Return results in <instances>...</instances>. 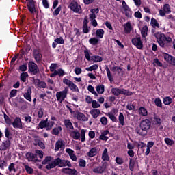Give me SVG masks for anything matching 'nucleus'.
Segmentation results:
<instances>
[{
    "label": "nucleus",
    "instance_id": "nucleus-1",
    "mask_svg": "<svg viewBox=\"0 0 175 175\" xmlns=\"http://www.w3.org/2000/svg\"><path fill=\"white\" fill-rule=\"evenodd\" d=\"M56 166H58V167H65L66 166H68V167H72V163H70L69 160H62L61 158L57 157L51 163L47 164L45 168L47 169V170H50L51 169H54Z\"/></svg>",
    "mask_w": 175,
    "mask_h": 175
},
{
    "label": "nucleus",
    "instance_id": "nucleus-2",
    "mask_svg": "<svg viewBox=\"0 0 175 175\" xmlns=\"http://www.w3.org/2000/svg\"><path fill=\"white\" fill-rule=\"evenodd\" d=\"M154 36L161 47H165V42H167V43H170V42H172V38L166 37L163 33L157 32Z\"/></svg>",
    "mask_w": 175,
    "mask_h": 175
},
{
    "label": "nucleus",
    "instance_id": "nucleus-3",
    "mask_svg": "<svg viewBox=\"0 0 175 175\" xmlns=\"http://www.w3.org/2000/svg\"><path fill=\"white\" fill-rule=\"evenodd\" d=\"M83 53L87 61H93V62H102L103 61V58L99 55L91 56L92 53L90 50L85 49Z\"/></svg>",
    "mask_w": 175,
    "mask_h": 175
},
{
    "label": "nucleus",
    "instance_id": "nucleus-4",
    "mask_svg": "<svg viewBox=\"0 0 175 175\" xmlns=\"http://www.w3.org/2000/svg\"><path fill=\"white\" fill-rule=\"evenodd\" d=\"M111 92L115 96H120V95H125L126 96H131L133 95L132 92L126 90L125 89H119L117 88H112Z\"/></svg>",
    "mask_w": 175,
    "mask_h": 175
},
{
    "label": "nucleus",
    "instance_id": "nucleus-5",
    "mask_svg": "<svg viewBox=\"0 0 175 175\" xmlns=\"http://www.w3.org/2000/svg\"><path fill=\"white\" fill-rule=\"evenodd\" d=\"M28 68L29 72H30L31 75H38V73L40 72V70H39V67H38V64H36V63H35L34 62L30 61L28 63Z\"/></svg>",
    "mask_w": 175,
    "mask_h": 175
},
{
    "label": "nucleus",
    "instance_id": "nucleus-6",
    "mask_svg": "<svg viewBox=\"0 0 175 175\" xmlns=\"http://www.w3.org/2000/svg\"><path fill=\"white\" fill-rule=\"evenodd\" d=\"M63 83L64 84H66V85H68L72 92H79V88H77V85L72 82V81L66 78H64Z\"/></svg>",
    "mask_w": 175,
    "mask_h": 175
},
{
    "label": "nucleus",
    "instance_id": "nucleus-7",
    "mask_svg": "<svg viewBox=\"0 0 175 175\" xmlns=\"http://www.w3.org/2000/svg\"><path fill=\"white\" fill-rule=\"evenodd\" d=\"M68 95V90L64 89L63 91L57 92L56 93V98L58 102L62 103L64 100L66 98Z\"/></svg>",
    "mask_w": 175,
    "mask_h": 175
},
{
    "label": "nucleus",
    "instance_id": "nucleus-8",
    "mask_svg": "<svg viewBox=\"0 0 175 175\" xmlns=\"http://www.w3.org/2000/svg\"><path fill=\"white\" fill-rule=\"evenodd\" d=\"M69 8L75 13H81V5H79L76 1H72L70 3Z\"/></svg>",
    "mask_w": 175,
    "mask_h": 175
},
{
    "label": "nucleus",
    "instance_id": "nucleus-9",
    "mask_svg": "<svg viewBox=\"0 0 175 175\" xmlns=\"http://www.w3.org/2000/svg\"><path fill=\"white\" fill-rule=\"evenodd\" d=\"M74 117L75 118H77L78 121H83V122L88 121V118H87L84 113L79 111V110L75 111Z\"/></svg>",
    "mask_w": 175,
    "mask_h": 175
},
{
    "label": "nucleus",
    "instance_id": "nucleus-10",
    "mask_svg": "<svg viewBox=\"0 0 175 175\" xmlns=\"http://www.w3.org/2000/svg\"><path fill=\"white\" fill-rule=\"evenodd\" d=\"M131 42L133 46H135L138 50H142V49H143V42H142V38L140 37L133 38Z\"/></svg>",
    "mask_w": 175,
    "mask_h": 175
},
{
    "label": "nucleus",
    "instance_id": "nucleus-11",
    "mask_svg": "<svg viewBox=\"0 0 175 175\" xmlns=\"http://www.w3.org/2000/svg\"><path fill=\"white\" fill-rule=\"evenodd\" d=\"M139 126L148 132V129L151 128V121L148 119L142 120Z\"/></svg>",
    "mask_w": 175,
    "mask_h": 175
},
{
    "label": "nucleus",
    "instance_id": "nucleus-12",
    "mask_svg": "<svg viewBox=\"0 0 175 175\" xmlns=\"http://www.w3.org/2000/svg\"><path fill=\"white\" fill-rule=\"evenodd\" d=\"M27 1L28 2L27 3V6L29 12H30L31 14H33V13H36V8H35V1L34 0H27Z\"/></svg>",
    "mask_w": 175,
    "mask_h": 175
},
{
    "label": "nucleus",
    "instance_id": "nucleus-13",
    "mask_svg": "<svg viewBox=\"0 0 175 175\" xmlns=\"http://www.w3.org/2000/svg\"><path fill=\"white\" fill-rule=\"evenodd\" d=\"M25 157L29 162H38V155L35 153L27 152Z\"/></svg>",
    "mask_w": 175,
    "mask_h": 175
},
{
    "label": "nucleus",
    "instance_id": "nucleus-14",
    "mask_svg": "<svg viewBox=\"0 0 175 175\" xmlns=\"http://www.w3.org/2000/svg\"><path fill=\"white\" fill-rule=\"evenodd\" d=\"M88 16H85L83 21V33H90V28H88Z\"/></svg>",
    "mask_w": 175,
    "mask_h": 175
},
{
    "label": "nucleus",
    "instance_id": "nucleus-15",
    "mask_svg": "<svg viewBox=\"0 0 175 175\" xmlns=\"http://www.w3.org/2000/svg\"><path fill=\"white\" fill-rule=\"evenodd\" d=\"M62 173H64L65 174H68V175H77L79 174V172L76 169H72L70 167H67V168H63L62 169Z\"/></svg>",
    "mask_w": 175,
    "mask_h": 175
},
{
    "label": "nucleus",
    "instance_id": "nucleus-16",
    "mask_svg": "<svg viewBox=\"0 0 175 175\" xmlns=\"http://www.w3.org/2000/svg\"><path fill=\"white\" fill-rule=\"evenodd\" d=\"M14 128H18L19 129H23V123L21 122V118L16 117L14 122L11 124Z\"/></svg>",
    "mask_w": 175,
    "mask_h": 175
},
{
    "label": "nucleus",
    "instance_id": "nucleus-17",
    "mask_svg": "<svg viewBox=\"0 0 175 175\" xmlns=\"http://www.w3.org/2000/svg\"><path fill=\"white\" fill-rule=\"evenodd\" d=\"M33 55L35 61L36 62H40L42 61V54L40 53V51L38 49H33Z\"/></svg>",
    "mask_w": 175,
    "mask_h": 175
},
{
    "label": "nucleus",
    "instance_id": "nucleus-18",
    "mask_svg": "<svg viewBox=\"0 0 175 175\" xmlns=\"http://www.w3.org/2000/svg\"><path fill=\"white\" fill-rule=\"evenodd\" d=\"M64 43H65V41L62 37L57 38L54 40V42L52 43V47L53 49H56L57 45L64 44Z\"/></svg>",
    "mask_w": 175,
    "mask_h": 175
},
{
    "label": "nucleus",
    "instance_id": "nucleus-19",
    "mask_svg": "<svg viewBox=\"0 0 175 175\" xmlns=\"http://www.w3.org/2000/svg\"><path fill=\"white\" fill-rule=\"evenodd\" d=\"M135 132L136 133H137V135H139V136H146V135H147V133H148L146 130L142 128V126H140L139 127L136 128Z\"/></svg>",
    "mask_w": 175,
    "mask_h": 175
},
{
    "label": "nucleus",
    "instance_id": "nucleus-20",
    "mask_svg": "<svg viewBox=\"0 0 175 175\" xmlns=\"http://www.w3.org/2000/svg\"><path fill=\"white\" fill-rule=\"evenodd\" d=\"M32 94V90L31 88H29L27 90V92L23 94L25 99L28 100L29 102H31L32 98H31V95Z\"/></svg>",
    "mask_w": 175,
    "mask_h": 175
},
{
    "label": "nucleus",
    "instance_id": "nucleus-21",
    "mask_svg": "<svg viewBox=\"0 0 175 175\" xmlns=\"http://www.w3.org/2000/svg\"><path fill=\"white\" fill-rule=\"evenodd\" d=\"M106 170V167L103 166H98L93 169L94 173H97L98 174H102V173H104Z\"/></svg>",
    "mask_w": 175,
    "mask_h": 175
},
{
    "label": "nucleus",
    "instance_id": "nucleus-22",
    "mask_svg": "<svg viewBox=\"0 0 175 175\" xmlns=\"http://www.w3.org/2000/svg\"><path fill=\"white\" fill-rule=\"evenodd\" d=\"M12 143L10 142V139H7L5 142H3V147L0 148L1 151H6L9 147H10V145Z\"/></svg>",
    "mask_w": 175,
    "mask_h": 175
},
{
    "label": "nucleus",
    "instance_id": "nucleus-23",
    "mask_svg": "<svg viewBox=\"0 0 175 175\" xmlns=\"http://www.w3.org/2000/svg\"><path fill=\"white\" fill-rule=\"evenodd\" d=\"M70 135L74 140H80V133L79 131H72Z\"/></svg>",
    "mask_w": 175,
    "mask_h": 175
},
{
    "label": "nucleus",
    "instance_id": "nucleus-24",
    "mask_svg": "<svg viewBox=\"0 0 175 175\" xmlns=\"http://www.w3.org/2000/svg\"><path fill=\"white\" fill-rule=\"evenodd\" d=\"M62 131V127L61 126H58L57 127H55L52 129L51 133L55 136H58L59 133Z\"/></svg>",
    "mask_w": 175,
    "mask_h": 175
},
{
    "label": "nucleus",
    "instance_id": "nucleus-25",
    "mask_svg": "<svg viewBox=\"0 0 175 175\" xmlns=\"http://www.w3.org/2000/svg\"><path fill=\"white\" fill-rule=\"evenodd\" d=\"M64 125L67 129H75V127L73 126V124H72V122H70V120L66 119L64 120Z\"/></svg>",
    "mask_w": 175,
    "mask_h": 175
},
{
    "label": "nucleus",
    "instance_id": "nucleus-26",
    "mask_svg": "<svg viewBox=\"0 0 175 175\" xmlns=\"http://www.w3.org/2000/svg\"><path fill=\"white\" fill-rule=\"evenodd\" d=\"M90 114L93 118H98V117H99V114H100V110L92 109L90 111Z\"/></svg>",
    "mask_w": 175,
    "mask_h": 175
},
{
    "label": "nucleus",
    "instance_id": "nucleus-27",
    "mask_svg": "<svg viewBox=\"0 0 175 175\" xmlns=\"http://www.w3.org/2000/svg\"><path fill=\"white\" fill-rule=\"evenodd\" d=\"M102 159L103 161H110V157H109V154L107 153V148L104 149V151L102 154Z\"/></svg>",
    "mask_w": 175,
    "mask_h": 175
},
{
    "label": "nucleus",
    "instance_id": "nucleus-28",
    "mask_svg": "<svg viewBox=\"0 0 175 175\" xmlns=\"http://www.w3.org/2000/svg\"><path fill=\"white\" fill-rule=\"evenodd\" d=\"M124 27L125 33H131V29H132V25H131V22H127Z\"/></svg>",
    "mask_w": 175,
    "mask_h": 175
},
{
    "label": "nucleus",
    "instance_id": "nucleus-29",
    "mask_svg": "<svg viewBox=\"0 0 175 175\" xmlns=\"http://www.w3.org/2000/svg\"><path fill=\"white\" fill-rule=\"evenodd\" d=\"M153 118H154V125H157V126H161L162 124V120L161 119V118H159V116L156 115L154 116Z\"/></svg>",
    "mask_w": 175,
    "mask_h": 175
},
{
    "label": "nucleus",
    "instance_id": "nucleus-30",
    "mask_svg": "<svg viewBox=\"0 0 175 175\" xmlns=\"http://www.w3.org/2000/svg\"><path fill=\"white\" fill-rule=\"evenodd\" d=\"M163 103L165 105H172V103H173V99H172V97L170 96H166L163 98Z\"/></svg>",
    "mask_w": 175,
    "mask_h": 175
},
{
    "label": "nucleus",
    "instance_id": "nucleus-31",
    "mask_svg": "<svg viewBox=\"0 0 175 175\" xmlns=\"http://www.w3.org/2000/svg\"><path fill=\"white\" fill-rule=\"evenodd\" d=\"M105 70L107 72V76L109 81H113V75H111V72H110V69H109V66H107V65H105Z\"/></svg>",
    "mask_w": 175,
    "mask_h": 175
},
{
    "label": "nucleus",
    "instance_id": "nucleus-32",
    "mask_svg": "<svg viewBox=\"0 0 175 175\" xmlns=\"http://www.w3.org/2000/svg\"><path fill=\"white\" fill-rule=\"evenodd\" d=\"M96 92L98 94H102L105 92V85L100 84L96 86Z\"/></svg>",
    "mask_w": 175,
    "mask_h": 175
},
{
    "label": "nucleus",
    "instance_id": "nucleus-33",
    "mask_svg": "<svg viewBox=\"0 0 175 175\" xmlns=\"http://www.w3.org/2000/svg\"><path fill=\"white\" fill-rule=\"evenodd\" d=\"M103 35H105V30L103 29H98L96 31V36L97 38H100V39H102L103 38Z\"/></svg>",
    "mask_w": 175,
    "mask_h": 175
},
{
    "label": "nucleus",
    "instance_id": "nucleus-34",
    "mask_svg": "<svg viewBox=\"0 0 175 175\" xmlns=\"http://www.w3.org/2000/svg\"><path fill=\"white\" fill-rule=\"evenodd\" d=\"M97 151L98 150H96V148H92L88 153V155L90 157V158H92L96 155Z\"/></svg>",
    "mask_w": 175,
    "mask_h": 175
},
{
    "label": "nucleus",
    "instance_id": "nucleus-35",
    "mask_svg": "<svg viewBox=\"0 0 175 175\" xmlns=\"http://www.w3.org/2000/svg\"><path fill=\"white\" fill-rule=\"evenodd\" d=\"M150 25L153 27V28H159V23H158V21H157V19L152 18L151 21H150Z\"/></svg>",
    "mask_w": 175,
    "mask_h": 175
},
{
    "label": "nucleus",
    "instance_id": "nucleus-36",
    "mask_svg": "<svg viewBox=\"0 0 175 175\" xmlns=\"http://www.w3.org/2000/svg\"><path fill=\"white\" fill-rule=\"evenodd\" d=\"M62 146H64V142L61 141V140H58L56 143H55V150L56 151H59V148H62Z\"/></svg>",
    "mask_w": 175,
    "mask_h": 175
},
{
    "label": "nucleus",
    "instance_id": "nucleus-37",
    "mask_svg": "<svg viewBox=\"0 0 175 175\" xmlns=\"http://www.w3.org/2000/svg\"><path fill=\"white\" fill-rule=\"evenodd\" d=\"M139 113L141 116H143L144 117H146V116H148V112L147 111V109H146V108H144V107H141L139 109Z\"/></svg>",
    "mask_w": 175,
    "mask_h": 175
},
{
    "label": "nucleus",
    "instance_id": "nucleus-38",
    "mask_svg": "<svg viewBox=\"0 0 175 175\" xmlns=\"http://www.w3.org/2000/svg\"><path fill=\"white\" fill-rule=\"evenodd\" d=\"M118 120H119V122L120 124V125H122V126H124L125 125L124 121H125V118L124 117V113H120L119 116H118Z\"/></svg>",
    "mask_w": 175,
    "mask_h": 175
},
{
    "label": "nucleus",
    "instance_id": "nucleus-39",
    "mask_svg": "<svg viewBox=\"0 0 175 175\" xmlns=\"http://www.w3.org/2000/svg\"><path fill=\"white\" fill-rule=\"evenodd\" d=\"M97 69H99V66H98V64H94L90 67L86 68L85 70L88 72H92V70H97Z\"/></svg>",
    "mask_w": 175,
    "mask_h": 175
},
{
    "label": "nucleus",
    "instance_id": "nucleus-40",
    "mask_svg": "<svg viewBox=\"0 0 175 175\" xmlns=\"http://www.w3.org/2000/svg\"><path fill=\"white\" fill-rule=\"evenodd\" d=\"M89 43L92 44V46H96L99 43V40L96 38H92L89 40Z\"/></svg>",
    "mask_w": 175,
    "mask_h": 175
},
{
    "label": "nucleus",
    "instance_id": "nucleus-41",
    "mask_svg": "<svg viewBox=\"0 0 175 175\" xmlns=\"http://www.w3.org/2000/svg\"><path fill=\"white\" fill-rule=\"evenodd\" d=\"M47 124L45 123L43 120H41L38 125L36 126V129H43L44 128L46 129Z\"/></svg>",
    "mask_w": 175,
    "mask_h": 175
},
{
    "label": "nucleus",
    "instance_id": "nucleus-42",
    "mask_svg": "<svg viewBox=\"0 0 175 175\" xmlns=\"http://www.w3.org/2000/svg\"><path fill=\"white\" fill-rule=\"evenodd\" d=\"M107 116L109 117V118H110L111 120H112L113 122H117V117H116L113 113L108 112Z\"/></svg>",
    "mask_w": 175,
    "mask_h": 175
},
{
    "label": "nucleus",
    "instance_id": "nucleus-43",
    "mask_svg": "<svg viewBox=\"0 0 175 175\" xmlns=\"http://www.w3.org/2000/svg\"><path fill=\"white\" fill-rule=\"evenodd\" d=\"M16 164L14 163H11L8 166V170L9 172H14V173H16L17 172V170H16Z\"/></svg>",
    "mask_w": 175,
    "mask_h": 175
},
{
    "label": "nucleus",
    "instance_id": "nucleus-44",
    "mask_svg": "<svg viewBox=\"0 0 175 175\" xmlns=\"http://www.w3.org/2000/svg\"><path fill=\"white\" fill-rule=\"evenodd\" d=\"M148 31V27L147 26H145L142 28V30L141 31V34L142 38H146L147 36Z\"/></svg>",
    "mask_w": 175,
    "mask_h": 175
},
{
    "label": "nucleus",
    "instance_id": "nucleus-45",
    "mask_svg": "<svg viewBox=\"0 0 175 175\" xmlns=\"http://www.w3.org/2000/svg\"><path fill=\"white\" fill-rule=\"evenodd\" d=\"M55 122L53 121H49L46 123V131H51L53 129V126H54Z\"/></svg>",
    "mask_w": 175,
    "mask_h": 175
},
{
    "label": "nucleus",
    "instance_id": "nucleus-46",
    "mask_svg": "<svg viewBox=\"0 0 175 175\" xmlns=\"http://www.w3.org/2000/svg\"><path fill=\"white\" fill-rule=\"evenodd\" d=\"M27 77H28V72H22L21 74V80L23 83H25V81H27Z\"/></svg>",
    "mask_w": 175,
    "mask_h": 175
},
{
    "label": "nucleus",
    "instance_id": "nucleus-47",
    "mask_svg": "<svg viewBox=\"0 0 175 175\" xmlns=\"http://www.w3.org/2000/svg\"><path fill=\"white\" fill-rule=\"evenodd\" d=\"M122 8H123L124 12H131V8L128 5V4H126V2H125V1H122Z\"/></svg>",
    "mask_w": 175,
    "mask_h": 175
},
{
    "label": "nucleus",
    "instance_id": "nucleus-48",
    "mask_svg": "<svg viewBox=\"0 0 175 175\" xmlns=\"http://www.w3.org/2000/svg\"><path fill=\"white\" fill-rule=\"evenodd\" d=\"M153 64H154V66H156L157 65V66H160V68H162L163 66V64H162V62H161L159 59H158L157 58L154 59Z\"/></svg>",
    "mask_w": 175,
    "mask_h": 175
},
{
    "label": "nucleus",
    "instance_id": "nucleus-49",
    "mask_svg": "<svg viewBox=\"0 0 175 175\" xmlns=\"http://www.w3.org/2000/svg\"><path fill=\"white\" fill-rule=\"evenodd\" d=\"M85 132H87V130L85 129H81V134L80 136L81 137V142L82 143L85 142Z\"/></svg>",
    "mask_w": 175,
    "mask_h": 175
},
{
    "label": "nucleus",
    "instance_id": "nucleus-50",
    "mask_svg": "<svg viewBox=\"0 0 175 175\" xmlns=\"http://www.w3.org/2000/svg\"><path fill=\"white\" fill-rule=\"evenodd\" d=\"M163 10L167 14L172 12V10H170V5L169 4H165L163 7Z\"/></svg>",
    "mask_w": 175,
    "mask_h": 175
},
{
    "label": "nucleus",
    "instance_id": "nucleus-51",
    "mask_svg": "<svg viewBox=\"0 0 175 175\" xmlns=\"http://www.w3.org/2000/svg\"><path fill=\"white\" fill-rule=\"evenodd\" d=\"M25 169L27 174H33V168L29 167V165H25Z\"/></svg>",
    "mask_w": 175,
    "mask_h": 175
},
{
    "label": "nucleus",
    "instance_id": "nucleus-52",
    "mask_svg": "<svg viewBox=\"0 0 175 175\" xmlns=\"http://www.w3.org/2000/svg\"><path fill=\"white\" fill-rule=\"evenodd\" d=\"M61 10H62V5H59L58 8H57L55 11L53 12V16H58V14H59Z\"/></svg>",
    "mask_w": 175,
    "mask_h": 175
},
{
    "label": "nucleus",
    "instance_id": "nucleus-53",
    "mask_svg": "<svg viewBox=\"0 0 175 175\" xmlns=\"http://www.w3.org/2000/svg\"><path fill=\"white\" fill-rule=\"evenodd\" d=\"M92 107H93V109H99V107H100V104L96 100H93L92 102Z\"/></svg>",
    "mask_w": 175,
    "mask_h": 175
},
{
    "label": "nucleus",
    "instance_id": "nucleus-54",
    "mask_svg": "<svg viewBox=\"0 0 175 175\" xmlns=\"http://www.w3.org/2000/svg\"><path fill=\"white\" fill-rule=\"evenodd\" d=\"M164 57V60L166 61V62H167L168 64H170V60L172 59V58L173 57V56L167 54V53H165L163 55Z\"/></svg>",
    "mask_w": 175,
    "mask_h": 175
},
{
    "label": "nucleus",
    "instance_id": "nucleus-55",
    "mask_svg": "<svg viewBox=\"0 0 175 175\" xmlns=\"http://www.w3.org/2000/svg\"><path fill=\"white\" fill-rule=\"evenodd\" d=\"M164 142L167 146H173L174 144V141L170 138H165Z\"/></svg>",
    "mask_w": 175,
    "mask_h": 175
},
{
    "label": "nucleus",
    "instance_id": "nucleus-56",
    "mask_svg": "<svg viewBox=\"0 0 175 175\" xmlns=\"http://www.w3.org/2000/svg\"><path fill=\"white\" fill-rule=\"evenodd\" d=\"M87 165V161L83 159H80L79 161V167H85Z\"/></svg>",
    "mask_w": 175,
    "mask_h": 175
},
{
    "label": "nucleus",
    "instance_id": "nucleus-57",
    "mask_svg": "<svg viewBox=\"0 0 175 175\" xmlns=\"http://www.w3.org/2000/svg\"><path fill=\"white\" fill-rule=\"evenodd\" d=\"M129 169L131 172H133L135 169V161H133V159H130V161H129Z\"/></svg>",
    "mask_w": 175,
    "mask_h": 175
},
{
    "label": "nucleus",
    "instance_id": "nucleus-58",
    "mask_svg": "<svg viewBox=\"0 0 175 175\" xmlns=\"http://www.w3.org/2000/svg\"><path fill=\"white\" fill-rule=\"evenodd\" d=\"M154 105L157 107H162V101L161 100V98H155Z\"/></svg>",
    "mask_w": 175,
    "mask_h": 175
},
{
    "label": "nucleus",
    "instance_id": "nucleus-59",
    "mask_svg": "<svg viewBox=\"0 0 175 175\" xmlns=\"http://www.w3.org/2000/svg\"><path fill=\"white\" fill-rule=\"evenodd\" d=\"M5 137L8 139H12V133H10V131H9L8 128H5Z\"/></svg>",
    "mask_w": 175,
    "mask_h": 175
},
{
    "label": "nucleus",
    "instance_id": "nucleus-60",
    "mask_svg": "<svg viewBox=\"0 0 175 175\" xmlns=\"http://www.w3.org/2000/svg\"><path fill=\"white\" fill-rule=\"evenodd\" d=\"M51 156H47L42 161V165H47V163H49V162H51Z\"/></svg>",
    "mask_w": 175,
    "mask_h": 175
},
{
    "label": "nucleus",
    "instance_id": "nucleus-61",
    "mask_svg": "<svg viewBox=\"0 0 175 175\" xmlns=\"http://www.w3.org/2000/svg\"><path fill=\"white\" fill-rule=\"evenodd\" d=\"M4 120L8 125H12V120H10V118H9L8 115H6V113H4Z\"/></svg>",
    "mask_w": 175,
    "mask_h": 175
},
{
    "label": "nucleus",
    "instance_id": "nucleus-62",
    "mask_svg": "<svg viewBox=\"0 0 175 175\" xmlns=\"http://www.w3.org/2000/svg\"><path fill=\"white\" fill-rule=\"evenodd\" d=\"M44 114V109L43 108H40L38 111V118H42Z\"/></svg>",
    "mask_w": 175,
    "mask_h": 175
},
{
    "label": "nucleus",
    "instance_id": "nucleus-63",
    "mask_svg": "<svg viewBox=\"0 0 175 175\" xmlns=\"http://www.w3.org/2000/svg\"><path fill=\"white\" fill-rule=\"evenodd\" d=\"M23 117L25 118V122H32V117L29 116L28 114L23 115Z\"/></svg>",
    "mask_w": 175,
    "mask_h": 175
},
{
    "label": "nucleus",
    "instance_id": "nucleus-64",
    "mask_svg": "<svg viewBox=\"0 0 175 175\" xmlns=\"http://www.w3.org/2000/svg\"><path fill=\"white\" fill-rule=\"evenodd\" d=\"M17 95V90L13 89L10 92V98H14Z\"/></svg>",
    "mask_w": 175,
    "mask_h": 175
}]
</instances>
